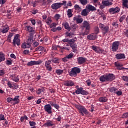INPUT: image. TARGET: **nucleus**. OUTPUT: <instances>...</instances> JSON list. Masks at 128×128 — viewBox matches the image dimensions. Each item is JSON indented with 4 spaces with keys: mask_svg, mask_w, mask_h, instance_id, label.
<instances>
[{
    "mask_svg": "<svg viewBox=\"0 0 128 128\" xmlns=\"http://www.w3.org/2000/svg\"><path fill=\"white\" fill-rule=\"evenodd\" d=\"M78 28V26L76 24H72L71 25V28H72L73 30H76Z\"/></svg>",
    "mask_w": 128,
    "mask_h": 128,
    "instance_id": "47",
    "label": "nucleus"
},
{
    "mask_svg": "<svg viewBox=\"0 0 128 128\" xmlns=\"http://www.w3.org/2000/svg\"><path fill=\"white\" fill-rule=\"evenodd\" d=\"M64 86H72L74 85V82L69 80H65L64 83Z\"/></svg>",
    "mask_w": 128,
    "mask_h": 128,
    "instance_id": "18",
    "label": "nucleus"
},
{
    "mask_svg": "<svg viewBox=\"0 0 128 128\" xmlns=\"http://www.w3.org/2000/svg\"><path fill=\"white\" fill-rule=\"evenodd\" d=\"M77 60L79 64H84L86 62V59L85 58L82 56L78 58Z\"/></svg>",
    "mask_w": 128,
    "mask_h": 128,
    "instance_id": "17",
    "label": "nucleus"
},
{
    "mask_svg": "<svg viewBox=\"0 0 128 128\" xmlns=\"http://www.w3.org/2000/svg\"><path fill=\"white\" fill-rule=\"evenodd\" d=\"M6 64L7 66H10L12 64V62L10 60H6Z\"/></svg>",
    "mask_w": 128,
    "mask_h": 128,
    "instance_id": "52",
    "label": "nucleus"
},
{
    "mask_svg": "<svg viewBox=\"0 0 128 128\" xmlns=\"http://www.w3.org/2000/svg\"><path fill=\"white\" fill-rule=\"evenodd\" d=\"M122 80H123L124 82H127L126 84V86H128V76H122Z\"/></svg>",
    "mask_w": 128,
    "mask_h": 128,
    "instance_id": "42",
    "label": "nucleus"
},
{
    "mask_svg": "<svg viewBox=\"0 0 128 128\" xmlns=\"http://www.w3.org/2000/svg\"><path fill=\"white\" fill-rule=\"evenodd\" d=\"M108 90L110 92H113L114 94H116V90H118V88L114 87H111L108 88Z\"/></svg>",
    "mask_w": 128,
    "mask_h": 128,
    "instance_id": "34",
    "label": "nucleus"
},
{
    "mask_svg": "<svg viewBox=\"0 0 128 128\" xmlns=\"http://www.w3.org/2000/svg\"><path fill=\"white\" fill-rule=\"evenodd\" d=\"M89 11H88V8L86 7V8L83 10L81 12V14L83 16H86L88 14Z\"/></svg>",
    "mask_w": 128,
    "mask_h": 128,
    "instance_id": "24",
    "label": "nucleus"
},
{
    "mask_svg": "<svg viewBox=\"0 0 128 128\" xmlns=\"http://www.w3.org/2000/svg\"><path fill=\"white\" fill-rule=\"evenodd\" d=\"M44 92V88H39L38 89H37L36 92L37 94H42V92Z\"/></svg>",
    "mask_w": 128,
    "mask_h": 128,
    "instance_id": "36",
    "label": "nucleus"
},
{
    "mask_svg": "<svg viewBox=\"0 0 128 128\" xmlns=\"http://www.w3.org/2000/svg\"><path fill=\"white\" fill-rule=\"evenodd\" d=\"M83 28H90V23L86 21L85 20L83 22Z\"/></svg>",
    "mask_w": 128,
    "mask_h": 128,
    "instance_id": "26",
    "label": "nucleus"
},
{
    "mask_svg": "<svg viewBox=\"0 0 128 128\" xmlns=\"http://www.w3.org/2000/svg\"><path fill=\"white\" fill-rule=\"evenodd\" d=\"M90 28H86L84 32L82 33V36H88V34H90Z\"/></svg>",
    "mask_w": 128,
    "mask_h": 128,
    "instance_id": "41",
    "label": "nucleus"
},
{
    "mask_svg": "<svg viewBox=\"0 0 128 128\" xmlns=\"http://www.w3.org/2000/svg\"><path fill=\"white\" fill-rule=\"evenodd\" d=\"M31 46L32 45H30L28 43H23L22 44V48H30Z\"/></svg>",
    "mask_w": 128,
    "mask_h": 128,
    "instance_id": "29",
    "label": "nucleus"
},
{
    "mask_svg": "<svg viewBox=\"0 0 128 128\" xmlns=\"http://www.w3.org/2000/svg\"><path fill=\"white\" fill-rule=\"evenodd\" d=\"M76 94H82L83 96H86L88 94V92L85 90H84L82 87L78 88L76 90Z\"/></svg>",
    "mask_w": 128,
    "mask_h": 128,
    "instance_id": "4",
    "label": "nucleus"
},
{
    "mask_svg": "<svg viewBox=\"0 0 128 128\" xmlns=\"http://www.w3.org/2000/svg\"><path fill=\"white\" fill-rule=\"evenodd\" d=\"M74 10H75L77 12H82V8L78 4L74 5Z\"/></svg>",
    "mask_w": 128,
    "mask_h": 128,
    "instance_id": "27",
    "label": "nucleus"
},
{
    "mask_svg": "<svg viewBox=\"0 0 128 128\" xmlns=\"http://www.w3.org/2000/svg\"><path fill=\"white\" fill-rule=\"evenodd\" d=\"M70 46L72 49L73 52H76V44H74V43H72L70 44Z\"/></svg>",
    "mask_w": 128,
    "mask_h": 128,
    "instance_id": "33",
    "label": "nucleus"
},
{
    "mask_svg": "<svg viewBox=\"0 0 128 128\" xmlns=\"http://www.w3.org/2000/svg\"><path fill=\"white\" fill-rule=\"evenodd\" d=\"M62 6H64V4L62 2H57L53 4L51 6V8L52 10H58L60 8H62Z\"/></svg>",
    "mask_w": 128,
    "mask_h": 128,
    "instance_id": "9",
    "label": "nucleus"
},
{
    "mask_svg": "<svg viewBox=\"0 0 128 128\" xmlns=\"http://www.w3.org/2000/svg\"><path fill=\"white\" fill-rule=\"evenodd\" d=\"M116 76L114 74H104L100 77V82H112L115 80Z\"/></svg>",
    "mask_w": 128,
    "mask_h": 128,
    "instance_id": "1",
    "label": "nucleus"
},
{
    "mask_svg": "<svg viewBox=\"0 0 128 128\" xmlns=\"http://www.w3.org/2000/svg\"><path fill=\"white\" fill-rule=\"evenodd\" d=\"M62 50H70V48L66 46H62L61 48Z\"/></svg>",
    "mask_w": 128,
    "mask_h": 128,
    "instance_id": "64",
    "label": "nucleus"
},
{
    "mask_svg": "<svg viewBox=\"0 0 128 128\" xmlns=\"http://www.w3.org/2000/svg\"><path fill=\"white\" fill-rule=\"evenodd\" d=\"M86 82L87 86H90L92 84V82H90V80H86Z\"/></svg>",
    "mask_w": 128,
    "mask_h": 128,
    "instance_id": "62",
    "label": "nucleus"
},
{
    "mask_svg": "<svg viewBox=\"0 0 128 128\" xmlns=\"http://www.w3.org/2000/svg\"><path fill=\"white\" fill-rule=\"evenodd\" d=\"M5 72H4V70H0V76H4V74Z\"/></svg>",
    "mask_w": 128,
    "mask_h": 128,
    "instance_id": "63",
    "label": "nucleus"
},
{
    "mask_svg": "<svg viewBox=\"0 0 128 128\" xmlns=\"http://www.w3.org/2000/svg\"><path fill=\"white\" fill-rule=\"evenodd\" d=\"M6 102H9V104H12V102H13V100H12V98H6Z\"/></svg>",
    "mask_w": 128,
    "mask_h": 128,
    "instance_id": "51",
    "label": "nucleus"
},
{
    "mask_svg": "<svg viewBox=\"0 0 128 128\" xmlns=\"http://www.w3.org/2000/svg\"><path fill=\"white\" fill-rule=\"evenodd\" d=\"M10 30V27L8 26L6 24L4 26H2V28L0 29V32H2V34H6V32H8Z\"/></svg>",
    "mask_w": 128,
    "mask_h": 128,
    "instance_id": "13",
    "label": "nucleus"
},
{
    "mask_svg": "<svg viewBox=\"0 0 128 128\" xmlns=\"http://www.w3.org/2000/svg\"><path fill=\"white\" fill-rule=\"evenodd\" d=\"M42 62L41 60H38V61H30L27 64V66H36L38 64H40Z\"/></svg>",
    "mask_w": 128,
    "mask_h": 128,
    "instance_id": "10",
    "label": "nucleus"
},
{
    "mask_svg": "<svg viewBox=\"0 0 128 128\" xmlns=\"http://www.w3.org/2000/svg\"><path fill=\"white\" fill-rule=\"evenodd\" d=\"M118 46H120V42H114L112 44V51L116 52L118 50Z\"/></svg>",
    "mask_w": 128,
    "mask_h": 128,
    "instance_id": "8",
    "label": "nucleus"
},
{
    "mask_svg": "<svg viewBox=\"0 0 128 128\" xmlns=\"http://www.w3.org/2000/svg\"><path fill=\"white\" fill-rule=\"evenodd\" d=\"M27 43L32 46V44L34 42V36H30L28 40H26Z\"/></svg>",
    "mask_w": 128,
    "mask_h": 128,
    "instance_id": "31",
    "label": "nucleus"
},
{
    "mask_svg": "<svg viewBox=\"0 0 128 128\" xmlns=\"http://www.w3.org/2000/svg\"><path fill=\"white\" fill-rule=\"evenodd\" d=\"M62 26H63L65 30H67L68 32H70L71 28H70V24H68V22H64L62 24Z\"/></svg>",
    "mask_w": 128,
    "mask_h": 128,
    "instance_id": "21",
    "label": "nucleus"
},
{
    "mask_svg": "<svg viewBox=\"0 0 128 128\" xmlns=\"http://www.w3.org/2000/svg\"><path fill=\"white\" fill-rule=\"evenodd\" d=\"M29 124L30 126H36V122L30 121Z\"/></svg>",
    "mask_w": 128,
    "mask_h": 128,
    "instance_id": "57",
    "label": "nucleus"
},
{
    "mask_svg": "<svg viewBox=\"0 0 128 128\" xmlns=\"http://www.w3.org/2000/svg\"><path fill=\"white\" fill-rule=\"evenodd\" d=\"M74 40V39L72 40H68V39H64L62 40L64 42H72Z\"/></svg>",
    "mask_w": 128,
    "mask_h": 128,
    "instance_id": "58",
    "label": "nucleus"
},
{
    "mask_svg": "<svg viewBox=\"0 0 128 128\" xmlns=\"http://www.w3.org/2000/svg\"><path fill=\"white\" fill-rule=\"evenodd\" d=\"M66 56L68 60H70V58H72L74 57V53L70 52Z\"/></svg>",
    "mask_w": 128,
    "mask_h": 128,
    "instance_id": "48",
    "label": "nucleus"
},
{
    "mask_svg": "<svg viewBox=\"0 0 128 128\" xmlns=\"http://www.w3.org/2000/svg\"><path fill=\"white\" fill-rule=\"evenodd\" d=\"M39 44H40V43H38V42H35L33 43L32 46L34 48H36L37 46H38Z\"/></svg>",
    "mask_w": 128,
    "mask_h": 128,
    "instance_id": "54",
    "label": "nucleus"
},
{
    "mask_svg": "<svg viewBox=\"0 0 128 128\" xmlns=\"http://www.w3.org/2000/svg\"><path fill=\"white\" fill-rule=\"evenodd\" d=\"M98 100L100 102H108V98L106 96L100 97Z\"/></svg>",
    "mask_w": 128,
    "mask_h": 128,
    "instance_id": "30",
    "label": "nucleus"
},
{
    "mask_svg": "<svg viewBox=\"0 0 128 128\" xmlns=\"http://www.w3.org/2000/svg\"><path fill=\"white\" fill-rule=\"evenodd\" d=\"M60 14H56L54 16V18L56 20H60Z\"/></svg>",
    "mask_w": 128,
    "mask_h": 128,
    "instance_id": "55",
    "label": "nucleus"
},
{
    "mask_svg": "<svg viewBox=\"0 0 128 128\" xmlns=\"http://www.w3.org/2000/svg\"><path fill=\"white\" fill-rule=\"evenodd\" d=\"M87 38L88 40H94L96 38V34H91L87 36Z\"/></svg>",
    "mask_w": 128,
    "mask_h": 128,
    "instance_id": "20",
    "label": "nucleus"
},
{
    "mask_svg": "<svg viewBox=\"0 0 128 128\" xmlns=\"http://www.w3.org/2000/svg\"><path fill=\"white\" fill-rule=\"evenodd\" d=\"M28 116H26L24 115V116H22L20 118V120L22 122H24L25 120H28Z\"/></svg>",
    "mask_w": 128,
    "mask_h": 128,
    "instance_id": "44",
    "label": "nucleus"
},
{
    "mask_svg": "<svg viewBox=\"0 0 128 128\" xmlns=\"http://www.w3.org/2000/svg\"><path fill=\"white\" fill-rule=\"evenodd\" d=\"M6 60L5 55L2 52H0V62Z\"/></svg>",
    "mask_w": 128,
    "mask_h": 128,
    "instance_id": "32",
    "label": "nucleus"
},
{
    "mask_svg": "<svg viewBox=\"0 0 128 128\" xmlns=\"http://www.w3.org/2000/svg\"><path fill=\"white\" fill-rule=\"evenodd\" d=\"M86 8L90 12H94V10H96V8L94 6H92L90 4H88L86 6Z\"/></svg>",
    "mask_w": 128,
    "mask_h": 128,
    "instance_id": "19",
    "label": "nucleus"
},
{
    "mask_svg": "<svg viewBox=\"0 0 128 128\" xmlns=\"http://www.w3.org/2000/svg\"><path fill=\"white\" fill-rule=\"evenodd\" d=\"M126 19V15H123L121 17H120V18L119 20V22H124V20Z\"/></svg>",
    "mask_w": 128,
    "mask_h": 128,
    "instance_id": "49",
    "label": "nucleus"
},
{
    "mask_svg": "<svg viewBox=\"0 0 128 128\" xmlns=\"http://www.w3.org/2000/svg\"><path fill=\"white\" fill-rule=\"evenodd\" d=\"M115 94H116L118 96H122V90H118H118L116 91V92Z\"/></svg>",
    "mask_w": 128,
    "mask_h": 128,
    "instance_id": "46",
    "label": "nucleus"
},
{
    "mask_svg": "<svg viewBox=\"0 0 128 128\" xmlns=\"http://www.w3.org/2000/svg\"><path fill=\"white\" fill-rule=\"evenodd\" d=\"M35 50H36V52H38V50L39 52H42V50H44V52H46V48H44V47L42 46H39L37 47L35 49Z\"/></svg>",
    "mask_w": 128,
    "mask_h": 128,
    "instance_id": "25",
    "label": "nucleus"
},
{
    "mask_svg": "<svg viewBox=\"0 0 128 128\" xmlns=\"http://www.w3.org/2000/svg\"><path fill=\"white\" fill-rule=\"evenodd\" d=\"M128 0H122V6L126 8H128Z\"/></svg>",
    "mask_w": 128,
    "mask_h": 128,
    "instance_id": "38",
    "label": "nucleus"
},
{
    "mask_svg": "<svg viewBox=\"0 0 128 128\" xmlns=\"http://www.w3.org/2000/svg\"><path fill=\"white\" fill-rule=\"evenodd\" d=\"M62 60L64 62H68V56H66V57L62 58Z\"/></svg>",
    "mask_w": 128,
    "mask_h": 128,
    "instance_id": "60",
    "label": "nucleus"
},
{
    "mask_svg": "<svg viewBox=\"0 0 128 128\" xmlns=\"http://www.w3.org/2000/svg\"><path fill=\"white\" fill-rule=\"evenodd\" d=\"M50 64H52V60H49L47 61H46L44 64L46 68H50Z\"/></svg>",
    "mask_w": 128,
    "mask_h": 128,
    "instance_id": "37",
    "label": "nucleus"
},
{
    "mask_svg": "<svg viewBox=\"0 0 128 128\" xmlns=\"http://www.w3.org/2000/svg\"><path fill=\"white\" fill-rule=\"evenodd\" d=\"M128 118V112L124 113L122 116V118Z\"/></svg>",
    "mask_w": 128,
    "mask_h": 128,
    "instance_id": "59",
    "label": "nucleus"
},
{
    "mask_svg": "<svg viewBox=\"0 0 128 128\" xmlns=\"http://www.w3.org/2000/svg\"><path fill=\"white\" fill-rule=\"evenodd\" d=\"M20 96H17L14 97V98H12L13 102H15L14 104H20Z\"/></svg>",
    "mask_w": 128,
    "mask_h": 128,
    "instance_id": "28",
    "label": "nucleus"
},
{
    "mask_svg": "<svg viewBox=\"0 0 128 128\" xmlns=\"http://www.w3.org/2000/svg\"><path fill=\"white\" fill-rule=\"evenodd\" d=\"M120 7L116 6L115 8H112L109 9V12L110 14H118V12H120Z\"/></svg>",
    "mask_w": 128,
    "mask_h": 128,
    "instance_id": "11",
    "label": "nucleus"
},
{
    "mask_svg": "<svg viewBox=\"0 0 128 128\" xmlns=\"http://www.w3.org/2000/svg\"><path fill=\"white\" fill-rule=\"evenodd\" d=\"M112 26L114 28H118V22H112Z\"/></svg>",
    "mask_w": 128,
    "mask_h": 128,
    "instance_id": "45",
    "label": "nucleus"
},
{
    "mask_svg": "<svg viewBox=\"0 0 128 128\" xmlns=\"http://www.w3.org/2000/svg\"><path fill=\"white\" fill-rule=\"evenodd\" d=\"M51 62H52L53 64H60V59L55 58L54 59H52Z\"/></svg>",
    "mask_w": 128,
    "mask_h": 128,
    "instance_id": "40",
    "label": "nucleus"
},
{
    "mask_svg": "<svg viewBox=\"0 0 128 128\" xmlns=\"http://www.w3.org/2000/svg\"><path fill=\"white\" fill-rule=\"evenodd\" d=\"M79 110L80 113L82 116H84V114H88V111L86 108H84V106H80L79 107Z\"/></svg>",
    "mask_w": 128,
    "mask_h": 128,
    "instance_id": "7",
    "label": "nucleus"
},
{
    "mask_svg": "<svg viewBox=\"0 0 128 128\" xmlns=\"http://www.w3.org/2000/svg\"><path fill=\"white\" fill-rule=\"evenodd\" d=\"M12 80L15 82H18L20 81V78H18V76H16L15 75H12Z\"/></svg>",
    "mask_w": 128,
    "mask_h": 128,
    "instance_id": "35",
    "label": "nucleus"
},
{
    "mask_svg": "<svg viewBox=\"0 0 128 128\" xmlns=\"http://www.w3.org/2000/svg\"><path fill=\"white\" fill-rule=\"evenodd\" d=\"M56 72L58 76H60V74H62L64 73V70L58 69L56 70Z\"/></svg>",
    "mask_w": 128,
    "mask_h": 128,
    "instance_id": "43",
    "label": "nucleus"
},
{
    "mask_svg": "<svg viewBox=\"0 0 128 128\" xmlns=\"http://www.w3.org/2000/svg\"><path fill=\"white\" fill-rule=\"evenodd\" d=\"M116 58L117 60H122V58H126V56L124 54H116Z\"/></svg>",
    "mask_w": 128,
    "mask_h": 128,
    "instance_id": "23",
    "label": "nucleus"
},
{
    "mask_svg": "<svg viewBox=\"0 0 128 128\" xmlns=\"http://www.w3.org/2000/svg\"><path fill=\"white\" fill-rule=\"evenodd\" d=\"M99 28L102 30L103 34L104 36L108 34L110 30V27L108 26H106L102 23L99 24Z\"/></svg>",
    "mask_w": 128,
    "mask_h": 128,
    "instance_id": "3",
    "label": "nucleus"
},
{
    "mask_svg": "<svg viewBox=\"0 0 128 128\" xmlns=\"http://www.w3.org/2000/svg\"><path fill=\"white\" fill-rule=\"evenodd\" d=\"M67 16L68 18H72L74 14H72V9H68L67 11Z\"/></svg>",
    "mask_w": 128,
    "mask_h": 128,
    "instance_id": "39",
    "label": "nucleus"
},
{
    "mask_svg": "<svg viewBox=\"0 0 128 128\" xmlns=\"http://www.w3.org/2000/svg\"><path fill=\"white\" fill-rule=\"evenodd\" d=\"M26 28H27L26 30L30 32V36H34V30L32 28V27L28 26H26Z\"/></svg>",
    "mask_w": 128,
    "mask_h": 128,
    "instance_id": "15",
    "label": "nucleus"
},
{
    "mask_svg": "<svg viewBox=\"0 0 128 128\" xmlns=\"http://www.w3.org/2000/svg\"><path fill=\"white\" fill-rule=\"evenodd\" d=\"M80 68L78 67H74L72 68L69 72V76H76L78 74H80Z\"/></svg>",
    "mask_w": 128,
    "mask_h": 128,
    "instance_id": "2",
    "label": "nucleus"
},
{
    "mask_svg": "<svg viewBox=\"0 0 128 128\" xmlns=\"http://www.w3.org/2000/svg\"><path fill=\"white\" fill-rule=\"evenodd\" d=\"M19 37L20 34H16L14 37L12 44L14 46L16 44H17V46H20V40L18 38Z\"/></svg>",
    "mask_w": 128,
    "mask_h": 128,
    "instance_id": "5",
    "label": "nucleus"
},
{
    "mask_svg": "<svg viewBox=\"0 0 128 128\" xmlns=\"http://www.w3.org/2000/svg\"><path fill=\"white\" fill-rule=\"evenodd\" d=\"M44 126H54V124L52 121L48 120L46 123L44 124Z\"/></svg>",
    "mask_w": 128,
    "mask_h": 128,
    "instance_id": "22",
    "label": "nucleus"
},
{
    "mask_svg": "<svg viewBox=\"0 0 128 128\" xmlns=\"http://www.w3.org/2000/svg\"><path fill=\"white\" fill-rule=\"evenodd\" d=\"M91 48L92 50H94L96 54H102L104 50L100 48V46H91Z\"/></svg>",
    "mask_w": 128,
    "mask_h": 128,
    "instance_id": "6",
    "label": "nucleus"
},
{
    "mask_svg": "<svg viewBox=\"0 0 128 128\" xmlns=\"http://www.w3.org/2000/svg\"><path fill=\"white\" fill-rule=\"evenodd\" d=\"M52 22V18H48L46 20V23L48 24H50Z\"/></svg>",
    "mask_w": 128,
    "mask_h": 128,
    "instance_id": "53",
    "label": "nucleus"
},
{
    "mask_svg": "<svg viewBox=\"0 0 128 128\" xmlns=\"http://www.w3.org/2000/svg\"><path fill=\"white\" fill-rule=\"evenodd\" d=\"M52 106L50 104H46L44 106V110L46 112H48V114H52Z\"/></svg>",
    "mask_w": 128,
    "mask_h": 128,
    "instance_id": "12",
    "label": "nucleus"
},
{
    "mask_svg": "<svg viewBox=\"0 0 128 128\" xmlns=\"http://www.w3.org/2000/svg\"><path fill=\"white\" fill-rule=\"evenodd\" d=\"M112 2H114V0H105L102 1V4L105 6H108L112 4Z\"/></svg>",
    "mask_w": 128,
    "mask_h": 128,
    "instance_id": "14",
    "label": "nucleus"
},
{
    "mask_svg": "<svg viewBox=\"0 0 128 128\" xmlns=\"http://www.w3.org/2000/svg\"><path fill=\"white\" fill-rule=\"evenodd\" d=\"M82 4L86 5L88 4V0H79Z\"/></svg>",
    "mask_w": 128,
    "mask_h": 128,
    "instance_id": "50",
    "label": "nucleus"
},
{
    "mask_svg": "<svg viewBox=\"0 0 128 128\" xmlns=\"http://www.w3.org/2000/svg\"><path fill=\"white\" fill-rule=\"evenodd\" d=\"M6 118H4V114H0V120H4Z\"/></svg>",
    "mask_w": 128,
    "mask_h": 128,
    "instance_id": "61",
    "label": "nucleus"
},
{
    "mask_svg": "<svg viewBox=\"0 0 128 128\" xmlns=\"http://www.w3.org/2000/svg\"><path fill=\"white\" fill-rule=\"evenodd\" d=\"M78 16H76L75 17L73 18V20L76 22V24H82V22H84V18H80Z\"/></svg>",
    "mask_w": 128,
    "mask_h": 128,
    "instance_id": "16",
    "label": "nucleus"
},
{
    "mask_svg": "<svg viewBox=\"0 0 128 128\" xmlns=\"http://www.w3.org/2000/svg\"><path fill=\"white\" fill-rule=\"evenodd\" d=\"M7 84L8 88H14V86H12V84L10 81H8L7 83Z\"/></svg>",
    "mask_w": 128,
    "mask_h": 128,
    "instance_id": "56",
    "label": "nucleus"
}]
</instances>
